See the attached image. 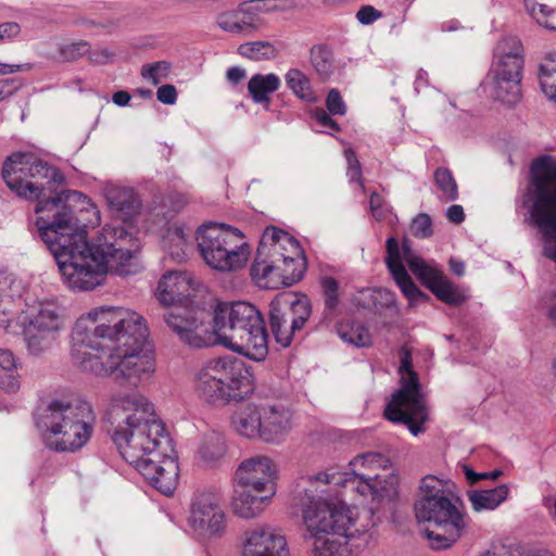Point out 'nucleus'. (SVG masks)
Returning <instances> with one entry per match:
<instances>
[{
	"label": "nucleus",
	"mask_w": 556,
	"mask_h": 556,
	"mask_svg": "<svg viewBox=\"0 0 556 556\" xmlns=\"http://www.w3.org/2000/svg\"><path fill=\"white\" fill-rule=\"evenodd\" d=\"M30 224L55 258L63 282L73 291L101 286L109 271L119 276L135 273L138 239L124 226L106 225L90 242L87 225L70 204L63 203L62 195L40 202Z\"/></svg>",
	"instance_id": "f257e3e1"
},
{
	"label": "nucleus",
	"mask_w": 556,
	"mask_h": 556,
	"mask_svg": "<svg viewBox=\"0 0 556 556\" xmlns=\"http://www.w3.org/2000/svg\"><path fill=\"white\" fill-rule=\"evenodd\" d=\"M106 421L122 457L162 494H173L178 465L167 456L170 440L153 404L140 393L117 392L111 397Z\"/></svg>",
	"instance_id": "f03ea898"
},
{
	"label": "nucleus",
	"mask_w": 556,
	"mask_h": 556,
	"mask_svg": "<svg viewBox=\"0 0 556 556\" xmlns=\"http://www.w3.org/2000/svg\"><path fill=\"white\" fill-rule=\"evenodd\" d=\"M149 329L138 313L123 307H97L79 317L72 330L71 356L86 370L93 361H102L100 352L117 353L147 343Z\"/></svg>",
	"instance_id": "7ed1b4c3"
},
{
	"label": "nucleus",
	"mask_w": 556,
	"mask_h": 556,
	"mask_svg": "<svg viewBox=\"0 0 556 556\" xmlns=\"http://www.w3.org/2000/svg\"><path fill=\"white\" fill-rule=\"evenodd\" d=\"M2 177L12 192L26 200H36V205L62 195L65 204H68L70 201L86 203L85 208H90L94 215V220H90V223L99 222V211L96 205L79 191H62L53 197L42 199L46 190L50 193L54 192L56 187L64 184L65 178L55 166L31 153L15 152L8 156L2 166Z\"/></svg>",
	"instance_id": "20e7f679"
},
{
	"label": "nucleus",
	"mask_w": 556,
	"mask_h": 556,
	"mask_svg": "<svg viewBox=\"0 0 556 556\" xmlns=\"http://www.w3.org/2000/svg\"><path fill=\"white\" fill-rule=\"evenodd\" d=\"M387 256L386 265L402 293L410 301L426 299L409 277L403 261H405L412 273L428 288L440 301L448 305H460L467 301V292L454 285L438 267H434L421 257L413 255L409 244L405 240L402 248L394 237L386 242Z\"/></svg>",
	"instance_id": "39448f33"
},
{
	"label": "nucleus",
	"mask_w": 556,
	"mask_h": 556,
	"mask_svg": "<svg viewBox=\"0 0 556 556\" xmlns=\"http://www.w3.org/2000/svg\"><path fill=\"white\" fill-rule=\"evenodd\" d=\"M456 502L448 481L433 475L421 479L415 502V516L419 522L435 526L434 530L424 531L432 549L447 548L464 534L467 522Z\"/></svg>",
	"instance_id": "423d86ee"
},
{
	"label": "nucleus",
	"mask_w": 556,
	"mask_h": 556,
	"mask_svg": "<svg viewBox=\"0 0 556 556\" xmlns=\"http://www.w3.org/2000/svg\"><path fill=\"white\" fill-rule=\"evenodd\" d=\"M213 332L219 344L253 361H263L268 354L264 318L251 303H218L214 308Z\"/></svg>",
	"instance_id": "0eeeda50"
},
{
	"label": "nucleus",
	"mask_w": 556,
	"mask_h": 556,
	"mask_svg": "<svg viewBox=\"0 0 556 556\" xmlns=\"http://www.w3.org/2000/svg\"><path fill=\"white\" fill-rule=\"evenodd\" d=\"M96 416L84 400L55 399L49 402L37 420L46 446L55 452H76L87 444L93 432Z\"/></svg>",
	"instance_id": "6e6552de"
},
{
	"label": "nucleus",
	"mask_w": 556,
	"mask_h": 556,
	"mask_svg": "<svg viewBox=\"0 0 556 556\" xmlns=\"http://www.w3.org/2000/svg\"><path fill=\"white\" fill-rule=\"evenodd\" d=\"M313 476L303 479L304 486L296 495L298 505L302 511V519L307 531L306 536H352L356 516L354 510L344 501L319 489L318 483L330 485L324 480H314Z\"/></svg>",
	"instance_id": "1a4fd4ad"
},
{
	"label": "nucleus",
	"mask_w": 556,
	"mask_h": 556,
	"mask_svg": "<svg viewBox=\"0 0 556 556\" xmlns=\"http://www.w3.org/2000/svg\"><path fill=\"white\" fill-rule=\"evenodd\" d=\"M525 204L544 240L543 254L556 261V157L543 155L530 166Z\"/></svg>",
	"instance_id": "9d476101"
},
{
	"label": "nucleus",
	"mask_w": 556,
	"mask_h": 556,
	"mask_svg": "<svg viewBox=\"0 0 556 556\" xmlns=\"http://www.w3.org/2000/svg\"><path fill=\"white\" fill-rule=\"evenodd\" d=\"M276 465L266 455H255L240 463L236 470L233 513L244 519L258 516L276 493Z\"/></svg>",
	"instance_id": "9b49d317"
},
{
	"label": "nucleus",
	"mask_w": 556,
	"mask_h": 556,
	"mask_svg": "<svg viewBox=\"0 0 556 556\" xmlns=\"http://www.w3.org/2000/svg\"><path fill=\"white\" fill-rule=\"evenodd\" d=\"M351 471H337L328 469L314 475V480H324L326 483L342 485L362 496H371L372 500H382L395 494V478L390 475L382 478L376 471L387 469L390 460L378 452H367L355 456L349 464Z\"/></svg>",
	"instance_id": "f8f14e48"
},
{
	"label": "nucleus",
	"mask_w": 556,
	"mask_h": 556,
	"mask_svg": "<svg viewBox=\"0 0 556 556\" xmlns=\"http://www.w3.org/2000/svg\"><path fill=\"white\" fill-rule=\"evenodd\" d=\"M248 372L242 362L232 357L212 358L194 372L197 395L213 405L241 401L248 392Z\"/></svg>",
	"instance_id": "ddd939ff"
},
{
	"label": "nucleus",
	"mask_w": 556,
	"mask_h": 556,
	"mask_svg": "<svg viewBox=\"0 0 556 556\" xmlns=\"http://www.w3.org/2000/svg\"><path fill=\"white\" fill-rule=\"evenodd\" d=\"M197 242L205 263L218 271L242 268L249 258V248L242 232L231 226L207 223L197 230Z\"/></svg>",
	"instance_id": "4468645a"
},
{
	"label": "nucleus",
	"mask_w": 556,
	"mask_h": 556,
	"mask_svg": "<svg viewBox=\"0 0 556 556\" xmlns=\"http://www.w3.org/2000/svg\"><path fill=\"white\" fill-rule=\"evenodd\" d=\"M523 65V47L518 38L507 37L497 43L494 62L484 83L493 100L508 106L519 102Z\"/></svg>",
	"instance_id": "2eb2a0df"
},
{
	"label": "nucleus",
	"mask_w": 556,
	"mask_h": 556,
	"mask_svg": "<svg viewBox=\"0 0 556 556\" xmlns=\"http://www.w3.org/2000/svg\"><path fill=\"white\" fill-rule=\"evenodd\" d=\"M399 370L401 388L387 404L384 416L394 424L405 425L412 434L417 435L425 430L422 425L428 419V409L418 375L413 370L412 355L407 350L401 351Z\"/></svg>",
	"instance_id": "dca6fc26"
},
{
	"label": "nucleus",
	"mask_w": 556,
	"mask_h": 556,
	"mask_svg": "<svg viewBox=\"0 0 556 556\" xmlns=\"http://www.w3.org/2000/svg\"><path fill=\"white\" fill-rule=\"evenodd\" d=\"M124 351L108 354L105 361H93L85 371L98 377H111L115 382L137 388L148 381L155 371L154 357L143 353L146 343H139Z\"/></svg>",
	"instance_id": "f3484780"
},
{
	"label": "nucleus",
	"mask_w": 556,
	"mask_h": 556,
	"mask_svg": "<svg viewBox=\"0 0 556 556\" xmlns=\"http://www.w3.org/2000/svg\"><path fill=\"white\" fill-rule=\"evenodd\" d=\"M311 315L312 304L306 295L291 291L278 293L269 304V326L276 342L288 348Z\"/></svg>",
	"instance_id": "a211bd4d"
},
{
	"label": "nucleus",
	"mask_w": 556,
	"mask_h": 556,
	"mask_svg": "<svg viewBox=\"0 0 556 556\" xmlns=\"http://www.w3.org/2000/svg\"><path fill=\"white\" fill-rule=\"evenodd\" d=\"M189 526L198 536L205 540L220 538L225 533L227 521L219 492L204 491L193 496Z\"/></svg>",
	"instance_id": "6ab92c4d"
},
{
	"label": "nucleus",
	"mask_w": 556,
	"mask_h": 556,
	"mask_svg": "<svg viewBox=\"0 0 556 556\" xmlns=\"http://www.w3.org/2000/svg\"><path fill=\"white\" fill-rule=\"evenodd\" d=\"M167 327L190 348L201 349L212 342L211 334L195 311L186 306L172 307L163 315Z\"/></svg>",
	"instance_id": "aec40b11"
},
{
	"label": "nucleus",
	"mask_w": 556,
	"mask_h": 556,
	"mask_svg": "<svg viewBox=\"0 0 556 556\" xmlns=\"http://www.w3.org/2000/svg\"><path fill=\"white\" fill-rule=\"evenodd\" d=\"M241 556H289L283 535L269 526H257L242 534Z\"/></svg>",
	"instance_id": "412c9836"
},
{
	"label": "nucleus",
	"mask_w": 556,
	"mask_h": 556,
	"mask_svg": "<svg viewBox=\"0 0 556 556\" xmlns=\"http://www.w3.org/2000/svg\"><path fill=\"white\" fill-rule=\"evenodd\" d=\"M292 429V413L278 402H262V441L278 444Z\"/></svg>",
	"instance_id": "4be33fe9"
},
{
	"label": "nucleus",
	"mask_w": 556,
	"mask_h": 556,
	"mask_svg": "<svg viewBox=\"0 0 556 556\" xmlns=\"http://www.w3.org/2000/svg\"><path fill=\"white\" fill-rule=\"evenodd\" d=\"M24 286L21 279L7 270H0V326L14 333L12 321L21 304Z\"/></svg>",
	"instance_id": "5701e85b"
},
{
	"label": "nucleus",
	"mask_w": 556,
	"mask_h": 556,
	"mask_svg": "<svg viewBox=\"0 0 556 556\" xmlns=\"http://www.w3.org/2000/svg\"><path fill=\"white\" fill-rule=\"evenodd\" d=\"M193 290L192 278L184 271L173 270L161 278L156 289L159 301L172 307L182 306Z\"/></svg>",
	"instance_id": "b1692460"
},
{
	"label": "nucleus",
	"mask_w": 556,
	"mask_h": 556,
	"mask_svg": "<svg viewBox=\"0 0 556 556\" xmlns=\"http://www.w3.org/2000/svg\"><path fill=\"white\" fill-rule=\"evenodd\" d=\"M18 323H25L41 331H47L59 337L64 328L65 318L61 308L54 303L41 302L29 307L18 317Z\"/></svg>",
	"instance_id": "393cba45"
},
{
	"label": "nucleus",
	"mask_w": 556,
	"mask_h": 556,
	"mask_svg": "<svg viewBox=\"0 0 556 556\" xmlns=\"http://www.w3.org/2000/svg\"><path fill=\"white\" fill-rule=\"evenodd\" d=\"M231 427L241 437L262 441V402L239 406L231 415Z\"/></svg>",
	"instance_id": "a878e982"
},
{
	"label": "nucleus",
	"mask_w": 556,
	"mask_h": 556,
	"mask_svg": "<svg viewBox=\"0 0 556 556\" xmlns=\"http://www.w3.org/2000/svg\"><path fill=\"white\" fill-rule=\"evenodd\" d=\"M106 199L111 210L123 220L136 215L140 207V201L132 188L114 187L108 190Z\"/></svg>",
	"instance_id": "bb28decb"
},
{
	"label": "nucleus",
	"mask_w": 556,
	"mask_h": 556,
	"mask_svg": "<svg viewBox=\"0 0 556 556\" xmlns=\"http://www.w3.org/2000/svg\"><path fill=\"white\" fill-rule=\"evenodd\" d=\"M226 454L225 438L217 431L206 432L198 446V460L206 467L215 466Z\"/></svg>",
	"instance_id": "cd10ccee"
},
{
	"label": "nucleus",
	"mask_w": 556,
	"mask_h": 556,
	"mask_svg": "<svg viewBox=\"0 0 556 556\" xmlns=\"http://www.w3.org/2000/svg\"><path fill=\"white\" fill-rule=\"evenodd\" d=\"M22 329L23 340L27 350V353L30 356L39 357L47 353L52 349L54 343L58 340V336L41 331V329H37L33 326H29L25 323H18Z\"/></svg>",
	"instance_id": "c85d7f7f"
},
{
	"label": "nucleus",
	"mask_w": 556,
	"mask_h": 556,
	"mask_svg": "<svg viewBox=\"0 0 556 556\" xmlns=\"http://www.w3.org/2000/svg\"><path fill=\"white\" fill-rule=\"evenodd\" d=\"M509 488L506 484L497 485L493 489L471 490L467 492V497L475 511L494 510L508 496Z\"/></svg>",
	"instance_id": "c756f323"
},
{
	"label": "nucleus",
	"mask_w": 556,
	"mask_h": 556,
	"mask_svg": "<svg viewBox=\"0 0 556 556\" xmlns=\"http://www.w3.org/2000/svg\"><path fill=\"white\" fill-rule=\"evenodd\" d=\"M280 86L281 80L275 73L255 74L248 83V91L254 103L268 105L270 94L277 91Z\"/></svg>",
	"instance_id": "7c9ffc66"
},
{
	"label": "nucleus",
	"mask_w": 556,
	"mask_h": 556,
	"mask_svg": "<svg viewBox=\"0 0 556 556\" xmlns=\"http://www.w3.org/2000/svg\"><path fill=\"white\" fill-rule=\"evenodd\" d=\"M285 243L291 244L294 249H298L296 241L289 236L288 232L276 228V227H267L262 236L260 245L257 249H262L266 251L267 254H270L271 257H282L285 263H293L294 257L292 256H283L280 253V250L283 248Z\"/></svg>",
	"instance_id": "2f4dec72"
},
{
	"label": "nucleus",
	"mask_w": 556,
	"mask_h": 556,
	"mask_svg": "<svg viewBox=\"0 0 556 556\" xmlns=\"http://www.w3.org/2000/svg\"><path fill=\"white\" fill-rule=\"evenodd\" d=\"M17 361L12 351L0 349V390L5 393H16L20 390V376L17 374Z\"/></svg>",
	"instance_id": "473e14b6"
},
{
	"label": "nucleus",
	"mask_w": 556,
	"mask_h": 556,
	"mask_svg": "<svg viewBox=\"0 0 556 556\" xmlns=\"http://www.w3.org/2000/svg\"><path fill=\"white\" fill-rule=\"evenodd\" d=\"M337 332L344 342L357 348H366L371 344V334L368 328L358 321L340 323Z\"/></svg>",
	"instance_id": "72a5a7b5"
},
{
	"label": "nucleus",
	"mask_w": 556,
	"mask_h": 556,
	"mask_svg": "<svg viewBox=\"0 0 556 556\" xmlns=\"http://www.w3.org/2000/svg\"><path fill=\"white\" fill-rule=\"evenodd\" d=\"M285 80L287 87L299 99L311 103L316 101V96L312 89L309 78L301 70L290 68L285 75Z\"/></svg>",
	"instance_id": "f704fd0d"
},
{
	"label": "nucleus",
	"mask_w": 556,
	"mask_h": 556,
	"mask_svg": "<svg viewBox=\"0 0 556 556\" xmlns=\"http://www.w3.org/2000/svg\"><path fill=\"white\" fill-rule=\"evenodd\" d=\"M313 539V552L315 556H344L346 552V539L349 536H308Z\"/></svg>",
	"instance_id": "c9c22d12"
},
{
	"label": "nucleus",
	"mask_w": 556,
	"mask_h": 556,
	"mask_svg": "<svg viewBox=\"0 0 556 556\" xmlns=\"http://www.w3.org/2000/svg\"><path fill=\"white\" fill-rule=\"evenodd\" d=\"M312 66L323 79H328L333 73V55L326 45H314L309 51Z\"/></svg>",
	"instance_id": "e433bc0d"
},
{
	"label": "nucleus",
	"mask_w": 556,
	"mask_h": 556,
	"mask_svg": "<svg viewBox=\"0 0 556 556\" xmlns=\"http://www.w3.org/2000/svg\"><path fill=\"white\" fill-rule=\"evenodd\" d=\"M539 80L544 94L556 102V54H548L541 63Z\"/></svg>",
	"instance_id": "4c0bfd02"
},
{
	"label": "nucleus",
	"mask_w": 556,
	"mask_h": 556,
	"mask_svg": "<svg viewBox=\"0 0 556 556\" xmlns=\"http://www.w3.org/2000/svg\"><path fill=\"white\" fill-rule=\"evenodd\" d=\"M526 10L538 25L547 30L556 31V8L546 2L529 0Z\"/></svg>",
	"instance_id": "58836bf2"
},
{
	"label": "nucleus",
	"mask_w": 556,
	"mask_h": 556,
	"mask_svg": "<svg viewBox=\"0 0 556 556\" xmlns=\"http://www.w3.org/2000/svg\"><path fill=\"white\" fill-rule=\"evenodd\" d=\"M238 53L253 61H262L275 59L279 51L268 41H251L240 45Z\"/></svg>",
	"instance_id": "ea45409f"
},
{
	"label": "nucleus",
	"mask_w": 556,
	"mask_h": 556,
	"mask_svg": "<svg viewBox=\"0 0 556 556\" xmlns=\"http://www.w3.org/2000/svg\"><path fill=\"white\" fill-rule=\"evenodd\" d=\"M217 24L223 30L235 34L254 29L252 17L245 16L242 10L219 14Z\"/></svg>",
	"instance_id": "a19ab883"
},
{
	"label": "nucleus",
	"mask_w": 556,
	"mask_h": 556,
	"mask_svg": "<svg viewBox=\"0 0 556 556\" xmlns=\"http://www.w3.org/2000/svg\"><path fill=\"white\" fill-rule=\"evenodd\" d=\"M434 181L445 201H455L458 198L457 184L448 168L440 167L434 172Z\"/></svg>",
	"instance_id": "79ce46f5"
},
{
	"label": "nucleus",
	"mask_w": 556,
	"mask_h": 556,
	"mask_svg": "<svg viewBox=\"0 0 556 556\" xmlns=\"http://www.w3.org/2000/svg\"><path fill=\"white\" fill-rule=\"evenodd\" d=\"M266 251L262 249H257L254 262L251 266V277L258 285L262 283L264 279H266L277 267L275 263L277 262L276 257L268 261Z\"/></svg>",
	"instance_id": "37998d69"
},
{
	"label": "nucleus",
	"mask_w": 556,
	"mask_h": 556,
	"mask_svg": "<svg viewBox=\"0 0 556 556\" xmlns=\"http://www.w3.org/2000/svg\"><path fill=\"white\" fill-rule=\"evenodd\" d=\"M326 314H332L339 304V282L332 277L321 279Z\"/></svg>",
	"instance_id": "c03bdc74"
},
{
	"label": "nucleus",
	"mask_w": 556,
	"mask_h": 556,
	"mask_svg": "<svg viewBox=\"0 0 556 556\" xmlns=\"http://www.w3.org/2000/svg\"><path fill=\"white\" fill-rule=\"evenodd\" d=\"M410 231L413 236L420 239H426L432 236V220L426 213L418 214L412 222Z\"/></svg>",
	"instance_id": "a18cd8bd"
},
{
	"label": "nucleus",
	"mask_w": 556,
	"mask_h": 556,
	"mask_svg": "<svg viewBox=\"0 0 556 556\" xmlns=\"http://www.w3.org/2000/svg\"><path fill=\"white\" fill-rule=\"evenodd\" d=\"M168 70L169 64L167 62H155L153 64L143 65L141 68V75L153 85H157L161 79L166 76Z\"/></svg>",
	"instance_id": "49530a36"
},
{
	"label": "nucleus",
	"mask_w": 556,
	"mask_h": 556,
	"mask_svg": "<svg viewBox=\"0 0 556 556\" xmlns=\"http://www.w3.org/2000/svg\"><path fill=\"white\" fill-rule=\"evenodd\" d=\"M257 9L264 12H287L295 9L294 0H257Z\"/></svg>",
	"instance_id": "de8ad7c7"
},
{
	"label": "nucleus",
	"mask_w": 556,
	"mask_h": 556,
	"mask_svg": "<svg viewBox=\"0 0 556 556\" xmlns=\"http://www.w3.org/2000/svg\"><path fill=\"white\" fill-rule=\"evenodd\" d=\"M344 155L348 162V172L346 175L351 181L358 182L363 185L362 180V167L361 163L356 156V153L352 149H345Z\"/></svg>",
	"instance_id": "09e8293b"
},
{
	"label": "nucleus",
	"mask_w": 556,
	"mask_h": 556,
	"mask_svg": "<svg viewBox=\"0 0 556 556\" xmlns=\"http://www.w3.org/2000/svg\"><path fill=\"white\" fill-rule=\"evenodd\" d=\"M327 111L332 115H344L346 105L337 89H331L326 99Z\"/></svg>",
	"instance_id": "8fccbe9b"
},
{
	"label": "nucleus",
	"mask_w": 556,
	"mask_h": 556,
	"mask_svg": "<svg viewBox=\"0 0 556 556\" xmlns=\"http://www.w3.org/2000/svg\"><path fill=\"white\" fill-rule=\"evenodd\" d=\"M89 51V45L87 41L79 40L65 45L62 49V55L67 60H74L86 54Z\"/></svg>",
	"instance_id": "3c124183"
},
{
	"label": "nucleus",
	"mask_w": 556,
	"mask_h": 556,
	"mask_svg": "<svg viewBox=\"0 0 556 556\" xmlns=\"http://www.w3.org/2000/svg\"><path fill=\"white\" fill-rule=\"evenodd\" d=\"M382 16V12L372 5H362L356 13V20L362 25H370Z\"/></svg>",
	"instance_id": "603ef678"
},
{
	"label": "nucleus",
	"mask_w": 556,
	"mask_h": 556,
	"mask_svg": "<svg viewBox=\"0 0 556 556\" xmlns=\"http://www.w3.org/2000/svg\"><path fill=\"white\" fill-rule=\"evenodd\" d=\"M329 114H330L329 112L325 111L321 108H317L313 112L314 118L320 126L330 128L334 131H340L341 128H340L338 122H336L333 118H331Z\"/></svg>",
	"instance_id": "864d4df0"
},
{
	"label": "nucleus",
	"mask_w": 556,
	"mask_h": 556,
	"mask_svg": "<svg viewBox=\"0 0 556 556\" xmlns=\"http://www.w3.org/2000/svg\"><path fill=\"white\" fill-rule=\"evenodd\" d=\"M156 98L164 104H175L177 100V90L173 85H163L157 89Z\"/></svg>",
	"instance_id": "5fc2aeb1"
},
{
	"label": "nucleus",
	"mask_w": 556,
	"mask_h": 556,
	"mask_svg": "<svg viewBox=\"0 0 556 556\" xmlns=\"http://www.w3.org/2000/svg\"><path fill=\"white\" fill-rule=\"evenodd\" d=\"M21 33V27L15 22H7L0 25V40H12Z\"/></svg>",
	"instance_id": "6e6d98bb"
},
{
	"label": "nucleus",
	"mask_w": 556,
	"mask_h": 556,
	"mask_svg": "<svg viewBox=\"0 0 556 556\" xmlns=\"http://www.w3.org/2000/svg\"><path fill=\"white\" fill-rule=\"evenodd\" d=\"M15 84L14 79H0V101L4 98L11 96L14 91H16L21 85Z\"/></svg>",
	"instance_id": "4d7b16f0"
},
{
	"label": "nucleus",
	"mask_w": 556,
	"mask_h": 556,
	"mask_svg": "<svg viewBox=\"0 0 556 556\" xmlns=\"http://www.w3.org/2000/svg\"><path fill=\"white\" fill-rule=\"evenodd\" d=\"M446 217L450 222L460 224L465 219V213L462 205H451L446 211Z\"/></svg>",
	"instance_id": "13d9d810"
},
{
	"label": "nucleus",
	"mask_w": 556,
	"mask_h": 556,
	"mask_svg": "<svg viewBox=\"0 0 556 556\" xmlns=\"http://www.w3.org/2000/svg\"><path fill=\"white\" fill-rule=\"evenodd\" d=\"M247 75V72L244 68L240 66H231L227 71V79L232 84H238Z\"/></svg>",
	"instance_id": "bf43d9fd"
},
{
	"label": "nucleus",
	"mask_w": 556,
	"mask_h": 556,
	"mask_svg": "<svg viewBox=\"0 0 556 556\" xmlns=\"http://www.w3.org/2000/svg\"><path fill=\"white\" fill-rule=\"evenodd\" d=\"M130 98L131 97L128 91L121 90V91H116L113 94L112 101L117 106H126L129 103Z\"/></svg>",
	"instance_id": "052dcab7"
},
{
	"label": "nucleus",
	"mask_w": 556,
	"mask_h": 556,
	"mask_svg": "<svg viewBox=\"0 0 556 556\" xmlns=\"http://www.w3.org/2000/svg\"><path fill=\"white\" fill-rule=\"evenodd\" d=\"M464 473L466 476V479L470 482V484H476L480 480H483L486 478L485 475H480V472L473 471L469 466L464 465L463 466Z\"/></svg>",
	"instance_id": "680f3d73"
},
{
	"label": "nucleus",
	"mask_w": 556,
	"mask_h": 556,
	"mask_svg": "<svg viewBox=\"0 0 556 556\" xmlns=\"http://www.w3.org/2000/svg\"><path fill=\"white\" fill-rule=\"evenodd\" d=\"M30 68L29 64L12 65L7 63H0V75L12 74L22 70Z\"/></svg>",
	"instance_id": "e2e57ef3"
},
{
	"label": "nucleus",
	"mask_w": 556,
	"mask_h": 556,
	"mask_svg": "<svg viewBox=\"0 0 556 556\" xmlns=\"http://www.w3.org/2000/svg\"><path fill=\"white\" fill-rule=\"evenodd\" d=\"M427 83H428V73L422 68L418 70V72L416 74L415 84H414L416 92H419L420 89L427 85Z\"/></svg>",
	"instance_id": "0e129e2a"
},
{
	"label": "nucleus",
	"mask_w": 556,
	"mask_h": 556,
	"mask_svg": "<svg viewBox=\"0 0 556 556\" xmlns=\"http://www.w3.org/2000/svg\"><path fill=\"white\" fill-rule=\"evenodd\" d=\"M383 205H386V204H384L382 198L380 197V194L377 193L376 191L371 192L370 198H369L370 211L381 207Z\"/></svg>",
	"instance_id": "69168bd1"
},
{
	"label": "nucleus",
	"mask_w": 556,
	"mask_h": 556,
	"mask_svg": "<svg viewBox=\"0 0 556 556\" xmlns=\"http://www.w3.org/2000/svg\"><path fill=\"white\" fill-rule=\"evenodd\" d=\"M450 266L452 271L457 276H463L465 273V266L463 262L451 260Z\"/></svg>",
	"instance_id": "338daca9"
},
{
	"label": "nucleus",
	"mask_w": 556,
	"mask_h": 556,
	"mask_svg": "<svg viewBox=\"0 0 556 556\" xmlns=\"http://www.w3.org/2000/svg\"><path fill=\"white\" fill-rule=\"evenodd\" d=\"M388 212H389L388 205H383L376 210H371V214L376 220H382L387 216Z\"/></svg>",
	"instance_id": "774afa93"
}]
</instances>
